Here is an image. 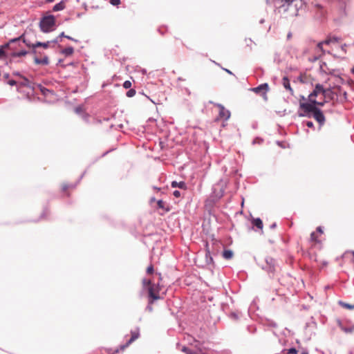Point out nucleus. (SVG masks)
I'll return each instance as SVG.
<instances>
[{"mask_svg":"<svg viewBox=\"0 0 354 354\" xmlns=\"http://www.w3.org/2000/svg\"><path fill=\"white\" fill-rule=\"evenodd\" d=\"M34 62L36 64L48 65L49 64L48 57L46 55L42 58H39L35 56L34 58Z\"/></svg>","mask_w":354,"mask_h":354,"instance_id":"nucleus-16","label":"nucleus"},{"mask_svg":"<svg viewBox=\"0 0 354 354\" xmlns=\"http://www.w3.org/2000/svg\"><path fill=\"white\" fill-rule=\"evenodd\" d=\"M65 8V3L64 2H59L55 4L53 8V11L62 10Z\"/></svg>","mask_w":354,"mask_h":354,"instance_id":"nucleus-22","label":"nucleus"},{"mask_svg":"<svg viewBox=\"0 0 354 354\" xmlns=\"http://www.w3.org/2000/svg\"><path fill=\"white\" fill-rule=\"evenodd\" d=\"M351 71L354 74V66L352 68Z\"/></svg>","mask_w":354,"mask_h":354,"instance_id":"nucleus-45","label":"nucleus"},{"mask_svg":"<svg viewBox=\"0 0 354 354\" xmlns=\"http://www.w3.org/2000/svg\"><path fill=\"white\" fill-rule=\"evenodd\" d=\"M123 86L125 88H129L131 86V82L129 80H127L124 82Z\"/></svg>","mask_w":354,"mask_h":354,"instance_id":"nucleus-31","label":"nucleus"},{"mask_svg":"<svg viewBox=\"0 0 354 354\" xmlns=\"http://www.w3.org/2000/svg\"><path fill=\"white\" fill-rule=\"evenodd\" d=\"M147 272L149 274H152L153 272V267H148Z\"/></svg>","mask_w":354,"mask_h":354,"instance_id":"nucleus-34","label":"nucleus"},{"mask_svg":"<svg viewBox=\"0 0 354 354\" xmlns=\"http://www.w3.org/2000/svg\"><path fill=\"white\" fill-rule=\"evenodd\" d=\"M339 40H340L339 38H338L337 37H330L327 38L326 40L318 43L317 48L319 50L321 55H323V54H324V50L323 49L324 44L328 45L332 42H339Z\"/></svg>","mask_w":354,"mask_h":354,"instance_id":"nucleus-9","label":"nucleus"},{"mask_svg":"<svg viewBox=\"0 0 354 354\" xmlns=\"http://www.w3.org/2000/svg\"><path fill=\"white\" fill-rule=\"evenodd\" d=\"M14 75H17V76H19L21 78V77H23L22 75H21L19 73H13Z\"/></svg>","mask_w":354,"mask_h":354,"instance_id":"nucleus-39","label":"nucleus"},{"mask_svg":"<svg viewBox=\"0 0 354 354\" xmlns=\"http://www.w3.org/2000/svg\"><path fill=\"white\" fill-rule=\"evenodd\" d=\"M301 354H308L307 352H303Z\"/></svg>","mask_w":354,"mask_h":354,"instance_id":"nucleus-46","label":"nucleus"},{"mask_svg":"<svg viewBox=\"0 0 354 354\" xmlns=\"http://www.w3.org/2000/svg\"><path fill=\"white\" fill-rule=\"evenodd\" d=\"M282 84H283V87L286 90H288L292 95H294L293 89L290 86V80H288V78L287 77L285 76L283 77Z\"/></svg>","mask_w":354,"mask_h":354,"instance_id":"nucleus-15","label":"nucleus"},{"mask_svg":"<svg viewBox=\"0 0 354 354\" xmlns=\"http://www.w3.org/2000/svg\"><path fill=\"white\" fill-rule=\"evenodd\" d=\"M222 255L225 259H231L233 257V252L230 250H225Z\"/></svg>","mask_w":354,"mask_h":354,"instance_id":"nucleus-19","label":"nucleus"},{"mask_svg":"<svg viewBox=\"0 0 354 354\" xmlns=\"http://www.w3.org/2000/svg\"><path fill=\"white\" fill-rule=\"evenodd\" d=\"M139 332L138 331H131V337L130 339L124 345L120 346V351H124L127 348L132 342H133L136 339L139 337Z\"/></svg>","mask_w":354,"mask_h":354,"instance_id":"nucleus-12","label":"nucleus"},{"mask_svg":"<svg viewBox=\"0 0 354 354\" xmlns=\"http://www.w3.org/2000/svg\"><path fill=\"white\" fill-rule=\"evenodd\" d=\"M317 104L301 102L299 108L304 111V113H299L300 117H310V113H313L317 108L315 106Z\"/></svg>","mask_w":354,"mask_h":354,"instance_id":"nucleus-3","label":"nucleus"},{"mask_svg":"<svg viewBox=\"0 0 354 354\" xmlns=\"http://www.w3.org/2000/svg\"><path fill=\"white\" fill-rule=\"evenodd\" d=\"M324 100L322 102H327L328 101L338 100V94L335 91V86L325 88Z\"/></svg>","mask_w":354,"mask_h":354,"instance_id":"nucleus-5","label":"nucleus"},{"mask_svg":"<svg viewBox=\"0 0 354 354\" xmlns=\"http://www.w3.org/2000/svg\"><path fill=\"white\" fill-rule=\"evenodd\" d=\"M47 2H53L55 0H46Z\"/></svg>","mask_w":354,"mask_h":354,"instance_id":"nucleus-44","label":"nucleus"},{"mask_svg":"<svg viewBox=\"0 0 354 354\" xmlns=\"http://www.w3.org/2000/svg\"><path fill=\"white\" fill-rule=\"evenodd\" d=\"M55 20L53 16L44 17L40 22V28L45 32H49L55 25Z\"/></svg>","mask_w":354,"mask_h":354,"instance_id":"nucleus-4","label":"nucleus"},{"mask_svg":"<svg viewBox=\"0 0 354 354\" xmlns=\"http://www.w3.org/2000/svg\"><path fill=\"white\" fill-rule=\"evenodd\" d=\"M287 37L288 39H290L291 37H292V33L291 32H289L287 35Z\"/></svg>","mask_w":354,"mask_h":354,"instance_id":"nucleus-40","label":"nucleus"},{"mask_svg":"<svg viewBox=\"0 0 354 354\" xmlns=\"http://www.w3.org/2000/svg\"><path fill=\"white\" fill-rule=\"evenodd\" d=\"M181 351L186 354H193L192 351L189 348L184 346H182Z\"/></svg>","mask_w":354,"mask_h":354,"instance_id":"nucleus-29","label":"nucleus"},{"mask_svg":"<svg viewBox=\"0 0 354 354\" xmlns=\"http://www.w3.org/2000/svg\"><path fill=\"white\" fill-rule=\"evenodd\" d=\"M317 230L318 232H319L320 233H322V232H322V230L321 227H318L317 228Z\"/></svg>","mask_w":354,"mask_h":354,"instance_id":"nucleus-41","label":"nucleus"},{"mask_svg":"<svg viewBox=\"0 0 354 354\" xmlns=\"http://www.w3.org/2000/svg\"><path fill=\"white\" fill-rule=\"evenodd\" d=\"M5 79H8L9 77V74L6 73L3 75Z\"/></svg>","mask_w":354,"mask_h":354,"instance_id":"nucleus-42","label":"nucleus"},{"mask_svg":"<svg viewBox=\"0 0 354 354\" xmlns=\"http://www.w3.org/2000/svg\"><path fill=\"white\" fill-rule=\"evenodd\" d=\"M143 287L147 290L148 295L151 300L150 302H153V300L160 299L159 292L160 289L154 283H152L150 279H143L142 281Z\"/></svg>","mask_w":354,"mask_h":354,"instance_id":"nucleus-1","label":"nucleus"},{"mask_svg":"<svg viewBox=\"0 0 354 354\" xmlns=\"http://www.w3.org/2000/svg\"><path fill=\"white\" fill-rule=\"evenodd\" d=\"M306 126L309 128H313L314 127V124H313V122L308 121V122H306Z\"/></svg>","mask_w":354,"mask_h":354,"instance_id":"nucleus-37","label":"nucleus"},{"mask_svg":"<svg viewBox=\"0 0 354 354\" xmlns=\"http://www.w3.org/2000/svg\"><path fill=\"white\" fill-rule=\"evenodd\" d=\"M136 95V91L134 89H130L127 92V96L131 97Z\"/></svg>","mask_w":354,"mask_h":354,"instance_id":"nucleus-30","label":"nucleus"},{"mask_svg":"<svg viewBox=\"0 0 354 354\" xmlns=\"http://www.w3.org/2000/svg\"><path fill=\"white\" fill-rule=\"evenodd\" d=\"M252 224L253 225L256 226L257 227H258L259 229L260 230H262L263 229V222L262 221L257 218H254L252 220Z\"/></svg>","mask_w":354,"mask_h":354,"instance_id":"nucleus-20","label":"nucleus"},{"mask_svg":"<svg viewBox=\"0 0 354 354\" xmlns=\"http://www.w3.org/2000/svg\"><path fill=\"white\" fill-rule=\"evenodd\" d=\"M295 0H274V6L277 8H281L290 6Z\"/></svg>","mask_w":354,"mask_h":354,"instance_id":"nucleus-13","label":"nucleus"},{"mask_svg":"<svg viewBox=\"0 0 354 354\" xmlns=\"http://www.w3.org/2000/svg\"><path fill=\"white\" fill-rule=\"evenodd\" d=\"M339 304L342 306L344 308L348 309V310H353L354 309V304H349L347 303H345L344 301H339Z\"/></svg>","mask_w":354,"mask_h":354,"instance_id":"nucleus-23","label":"nucleus"},{"mask_svg":"<svg viewBox=\"0 0 354 354\" xmlns=\"http://www.w3.org/2000/svg\"><path fill=\"white\" fill-rule=\"evenodd\" d=\"M8 84L10 86H14L17 84V82L15 80H11L8 82Z\"/></svg>","mask_w":354,"mask_h":354,"instance_id":"nucleus-36","label":"nucleus"},{"mask_svg":"<svg viewBox=\"0 0 354 354\" xmlns=\"http://www.w3.org/2000/svg\"><path fill=\"white\" fill-rule=\"evenodd\" d=\"M325 88L320 84H317L315 86L313 91L309 95L308 100L313 104H317V105L323 106L325 102H318L316 100V97L319 95H322L324 97Z\"/></svg>","mask_w":354,"mask_h":354,"instance_id":"nucleus-2","label":"nucleus"},{"mask_svg":"<svg viewBox=\"0 0 354 354\" xmlns=\"http://www.w3.org/2000/svg\"><path fill=\"white\" fill-rule=\"evenodd\" d=\"M157 205H158V208H160V209H165V210L168 211V209H166L165 207V202H164L163 201L159 200L157 202Z\"/></svg>","mask_w":354,"mask_h":354,"instance_id":"nucleus-27","label":"nucleus"},{"mask_svg":"<svg viewBox=\"0 0 354 354\" xmlns=\"http://www.w3.org/2000/svg\"><path fill=\"white\" fill-rule=\"evenodd\" d=\"M23 35V38H21V39L23 40V42L25 43L27 46L32 47L33 48L34 54H37V50H35L36 48L43 47L44 48H48L49 46L50 41H47V42H44V43L37 41L34 44H30V43L26 41V40L24 38V35Z\"/></svg>","mask_w":354,"mask_h":354,"instance_id":"nucleus-8","label":"nucleus"},{"mask_svg":"<svg viewBox=\"0 0 354 354\" xmlns=\"http://www.w3.org/2000/svg\"><path fill=\"white\" fill-rule=\"evenodd\" d=\"M21 38H23V35H21L18 38L12 39L9 41L8 44H5L4 46H2L0 48V59H3V58L8 57L9 53L7 51H6L5 49L8 48L10 44H14L19 40H21Z\"/></svg>","mask_w":354,"mask_h":354,"instance_id":"nucleus-7","label":"nucleus"},{"mask_svg":"<svg viewBox=\"0 0 354 354\" xmlns=\"http://www.w3.org/2000/svg\"><path fill=\"white\" fill-rule=\"evenodd\" d=\"M335 91L338 94V100L340 101H344L347 99V93L345 91H343L339 86H335Z\"/></svg>","mask_w":354,"mask_h":354,"instance_id":"nucleus-14","label":"nucleus"},{"mask_svg":"<svg viewBox=\"0 0 354 354\" xmlns=\"http://www.w3.org/2000/svg\"><path fill=\"white\" fill-rule=\"evenodd\" d=\"M65 37L68 39H70V40L74 41L75 42L78 41L77 39H73V38H72V37H71L70 36H68V35L65 36Z\"/></svg>","mask_w":354,"mask_h":354,"instance_id":"nucleus-38","label":"nucleus"},{"mask_svg":"<svg viewBox=\"0 0 354 354\" xmlns=\"http://www.w3.org/2000/svg\"><path fill=\"white\" fill-rule=\"evenodd\" d=\"M250 90L257 94H260L265 100H268L267 92L269 91V85L267 83L261 84Z\"/></svg>","mask_w":354,"mask_h":354,"instance_id":"nucleus-6","label":"nucleus"},{"mask_svg":"<svg viewBox=\"0 0 354 354\" xmlns=\"http://www.w3.org/2000/svg\"><path fill=\"white\" fill-rule=\"evenodd\" d=\"M313 118L319 122L320 126L324 125L325 122V117L320 109L317 108V110L313 113Z\"/></svg>","mask_w":354,"mask_h":354,"instance_id":"nucleus-11","label":"nucleus"},{"mask_svg":"<svg viewBox=\"0 0 354 354\" xmlns=\"http://www.w3.org/2000/svg\"><path fill=\"white\" fill-rule=\"evenodd\" d=\"M337 324L341 330L346 333H352L353 331H354V326L350 328L345 327L342 325L341 321L339 320L337 321Z\"/></svg>","mask_w":354,"mask_h":354,"instance_id":"nucleus-18","label":"nucleus"},{"mask_svg":"<svg viewBox=\"0 0 354 354\" xmlns=\"http://www.w3.org/2000/svg\"><path fill=\"white\" fill-rule=\"evenodd\" d=\"M288 353L289 354H297L298 351H297V350L296 348H291L288 349Z\"/></svg>","mask_w":354,"mask_h":354,"instance_id":"nucleus-32","label":"nucleus"},{"mask_svg":"<svg viewBox=\"0 0 354 354\" xmlns=\"http://www.w3.org/2000/svg\"><path fill=\"white\" fill-rule=\"evenodd\" d=\"M227 73H231V72L228 70H226Z\"/></svg>","mask_w":354,"mask_h":354,"instance_id":"nucleus-47","label":"nucleus"},{"mask_svg":"<svg viewBox=\"0 0 354 354\" xmlns=\"http://www.w3.org/2000/svg\"><path fill=\"white\" fill-rule=\"evenodd\" d=\"M310 241L312 242L319 243V241L317 240V235H316L315 232H312L311 233V234H310Z\"/></svg>","mask_w":354,"mask_h":354,"instance_id":"nucleus-28","label":"nucleus"},{"mask_svg":"<svg viewBox=\"0 0 354 354\" xmlns=\"http://www.w3.org/2000/svg\"><path fill=\"white\" fill-rule=\"evenodd\" d=\"M66 36L64 32H62L60 35H59V37H64Z\"/></svg>","mask_w":354,"mask_h":354,"instance_id":"nucleus-43","label":"nucleus"},{"mask_svg":"<svg viewBox=\"0 0 354 354\" xmlns=\"http://www.w3.org/2000/svg\"><path fill=\"white\" fill-rule=\"evenodd\" d=\"M21 79H22V81L19 82V84L21 86H28V87L30 86V82L26 77L23 76V77H21Z\"/></svg>","mask_w":354,"mask_h":354,"instance_id":"nucleus-25","label":"nucleus"},{"mask_svg":"<svg viewBox=\"0 0 354 354\" xmlns=\"http://www.w3.org/2000/svg\"><path fill=\"white\" fill-rule=\"evenodd\" d=\"M73 186L67 183H63L62 185V190L63 192H66L68 189H72Z\"/></svg>","mask_w":354,"mask_h":354,"instance_id":"nucleus-26","label":"nucleus"},{"mask_svg":"<svg viewBox=\"0 0 354 354\" xmlns=\"http://www.w3.org/2000/svg\"><path fill=\"white\" fill-rule=\"evenodd\" d=\"M173 194L176 198H178V197L180 196V192L179 191H178V190L174 191Z\"/></svg>","mask_w":354,"mask_h":354,"instance_id":"nucleus-35","label":"nucleus"},{"mask_svg":"<svg viewBox=\"0 0 354 354\" xmlns=\"http://www.w3.org/2000/svg\"><path fill=\"white\" fill-rule=\"evenodd\" d=\"M27 51L26 50H21L19 52H14L9 55V56L11 57H22L25 56L27 54Z\"/></svg>","mask_w":354,"mask_h":354,"instance_id":"nucleus-24","label":"nucleus"},{"mask_svg":"<svg viewBox=\"0 0 354 354\" xmlns=\"http://www.w3.org/2000/svg\"><path fill=\"white\" fill-rule=\"evenodd\" d=\"M216 106L219 109V118L224 120H228L231 115L230 111L226 109L222 104H218Z\"/></svg>","mask_w":354,"mask_h":354,"instance_id":"nucleus-10","label":"nucleus"},{"mask_svg":"<svg viewBox=\"0 0 354 354\" xmlns=\"http://www.w3.org/2000/svg\"><path fill=\"white\" fill-rule=\"evenodd\" d=\"M74 49L73 47H68L62 50V53L65 56H71L73 54Z\"/></svg>","mask_w":354,"mask_h":354,"instance_id":"nucleus-21","label":"nucleus"},{"mask_svg":"<svg viewBox=\"0 0 354 354\" xmlns=\"http://www.w3.org/2000/svg\"><path fill=\"white\" fill-rule=\"evenodd\" d=\"M110 3L113 6H118L120 3V0H110Z\"/></svg>","mask_w":354,"mask_h":354,"instance_id":"nucleus-33","label":"nucleus"},{"mask_svg":"<svg viewBox=\"0 0 354 354\" xmlns=\"http://www.w3.org/2000/svg\"><path fill=\"white\" fill-rule=\"evenodd\" d=\"M171 185L172 187H179L183 189H187V185H186L185 183L183 181H180L179 183L176 182V181H173V182H171Z\"/></svg>","mask_w":354,"mask_h":354,"instance_id":"nucleus-17","label":"nucleus"}]
</instances>
